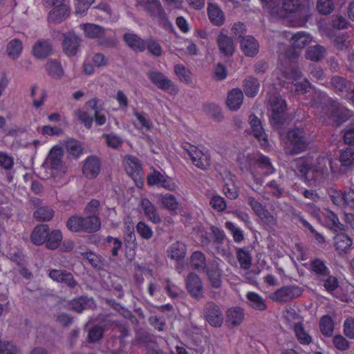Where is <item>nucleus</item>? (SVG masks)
<instances>
[{"label":"nucleus","mask_w":354,"mask_h":354,"mask_svg":"<svg viewBox=\"0 0 354 354\" xmlns=\"http://www.w3.org/2000/svg\"><path fill=\"white\" fill-rule=\"evenodd\" d=\"M297 176L308 185H315L316 182L324 178L328 171V165L335 171L332 162L324 157H318L315 162L310 158H299L295 160Z\"/></svg>","instance_id":"obj_1"},{"label":"nucleus","mask_w":354,"mask_h":354,"mask_svg":"<svg viewBox=\"0 0 354 354\" xmlns=\"http://www.w3.org/2000/svg\"><path fill=\"white\" fill-rule=\"evenodd\" d=\"M286 142L284 148L285 153L295 156L304 152L310 142L306 131L302 128H294L286 133Z\"/></svg>","instance_id":"obj_2"},{"label":"nucleus","mask_w":354,"mask_h":354,"mask_svg":"<svg viewBox=\"0 0 354 354\" xmlns=\"http://www.w3.org/2000/svg\"><path fill=\"white\" fill-rule=\"evenodd\" d=\"M142 6L147 15L156 19L165 29L172 28L160 0H143Z\"/></svg>","instance_id":"obj_3"},{"label":"nucleus","mask_w":354,"mask_h":354,"mask_svg":"<svg viewBox=\"0 0 354 354\" xmlns=\"http://www.w3.org/2000/svg\"><path fill=\"white\" fill-rule=\"evenodd\" d=\"M205 320L212 327L218 328L223 323L224 317L221 307L214 301L205 303L203 308Z\"/></svg>","instance_id":"obj_4"},{"label":"nucleus","mask_w":354,"mask_h":354,"mask_svg":"<svg viewBox=\"0 0 354 354\" xmlns=\"http://www.w3.org/2000/svg\"><path fill=\"white\" fill-rule=\"evenodd\" d=\"M329 196L333 203L342 209L349 208L354 209V190L346 189L344 192L331 189Z\"/></svg>","instance_id":"obj_5"},{"label":"nucleus","mask_w":354,"mask_h":354,"mask_svg":"<svg viewBox=\"0 0 354 354\" xmlns=\"http://www.w3.org/2000/svg\"><path fill=\"white\" fill-rule=\"evenodd\" d=\"M149 80L159 89L167 91L171 95H176L179 90L175 84L162 73L150 71L147 73Z\"/></svg>","instance_id":"obj_6"},{"label":"nucleus","mask_w":354,"mask_h":354,"mask_svg":"<svg viewBox=\"0 0 354 354\" xmlns=\"http://www.w3.org/2000/svg\"><path fill=\"white\" fill-rule=\"evenodd\" d=\"M303 289L296 286H286L277 290L270 295L274 301L286 302L301 295Z\"/></svg>","instance_id":"obj_7"},{"label":"nucleus","mask_w":354,"mask_h":354,"mask_svg":"<svg viewBox=\"0 0 354 354\" xmlns=\"http://www.w3.org/2000/svg\"><path fill=\"white\" fill-rule=\"evenodd\" d=\"M185 285L192 297L197 300L204 297L203 281L198 274L193 272L189 273L185 279Z\"/></svg>","instance_id":"obj_8"},{"label":"nucleus","mask_w":354,"mask_h":354,"mask_svg":"<svg viewBox=\"0 0 354 354\" xmlns=\"http://www.w3.org/2000/svg\"><path fill=\"white\" fill-rule=\"evenodd\" d=\"M82 41V39L74 32L64 33L62 43L63 52L68 57L75 56L77 53Z\"/></svg>","instance_id":"obj_9"},{"label":"nucleus","mask_w":354,"mask_h":354,"mask_svg":"<svg viewBox=\"0 0 354 354\" xmlns=\"http://www.w3.org/2000/svg\"><path fill=\"white\" fill-rule=\"evenodd\" d=\"M48 276L53 281L64 284L70 289H74L78 286L73 274L66 270L51 269L49 270Z\"/></svg>","instance_id":"obj_10"},{"label":"nucleus","mask_w":354,"mask_h":354,"mask_svg":"<svg viewBox=\"0 0 354 354\" xmlns=\"http://www.w3.org/2000/svg\"><path fill=\"white\" fill-rule=\"evenodd\" d=\"M330 118L337 126H339L351 116V111L342 104L332 102L330 110Z\"/></svg>","instance_id":"obj_11"},{"label":"nucleus","mask_w":354,"mask_h":354,"mask_svg":"<svg viewBox=\"0 0 354 354\" xmlns=\"http://www.w3.org/2000/svg\"><path fill=\"white\" fill-rule=\"evenodd\" d=\"M232 37H229L223 30L218 34L216 38V43L219 52L226 57L233 55L235 50V45Z\"/></svg>","instance_id":"obj_12"},{"label":"nucleus","mask_w":354,"mask_h":354,"mask_svg":"<svg viewBox=\"0 0 354 354\" xmlns=\"http://www.w3.org/2000/svg\"><path fill=\"white\" fill-rule=\"evenodd\" d=\"M225 324L229 328L239 326L245 317L244 310L239 306L230 308L226 311Z\"/></svg>","instance_id":"obj_13"},{"label":"nucleus","mask_w":354,"mask_h":354,"mask_svg":"<svg viewBox=\"0 0 354 354\" xmlns=\"http://www.w3.org/2000/svg\"><path fill=\"white\" fill-rule=\"evenodd\" d=\"M93 304L94 301L92 298L87 296H80L68 302V309L80 314L84 310L91 308Z\"/></svg>","instance_id":"obj_14"},{"label":"nucleus","mask_w":354,"mask_h":354,"mask_svg":"<svg viewBox=\"0 0 354 354\" xmlns=\"http://www.w3.org/2000/svg\"><path fill=\"white\" fill-rule=\"evenodd\" d=\"M136 339L138 342L146 344L149 354H164L162 350L158 349V346L155 342V337L147 331H140L136 334Z\"/></svg>","instance_id":"obj_15"},{"label":"nucleus","mask_w":354,"mask_h":354,"mask_svg":"<svg viewBox=\"0 0 354 354\" xmlns=\"http://www.w3.org/2000/svg\"><path fill=\"white\" fill-rule=\"evenodd\" d=\"M207 277L210 286L214 288H219L222 285L221 271L218 268V264L216 261L208 265V267L204 271Z\"/></svg>","instance_id":"obj_16"},{"label":"nucleus","mask_w":354,"mask_h":354,"mask_svg":"<svg viewBox=\"0 0 354 354\" xmlns=\"http://www.w3.org/2000/svg\"><path fill=\"white\" fill-rule=\"evenodd\" d=\"M339 162V171L342 174H346L351 171L354 167V149L352 148H346L341 151Z\"/></svg>","instance_id":"obj_17"},{"label":"nucleus","mask_w":354,"mask_h":354,"mask_svg":"<svg viewBox=\"0 0 354 354\" xmlns=\"http://www.w3.org/2000/svg\"><path fill=\"white\" fill-rule=\"evenodd\" d=\"M100 161L95 156H90L86 158L83 167L82 172L87 178H95L100 171Z\"/></svg>","instance_id":"obj_18"},{"label":"nucleus","mask_w":354,"mask_h":354,"mask_svg":"<svg viewBox=\"0 0 354 354\" xmlns=\"http://www.w3.org/2000/svg\"><path fill=\"white\" fill-rule=\"evenodd\" d=\"M64 151L59 145L54 146L48 153L46 158V163L50 164V167L54 169H59L62 166V158Z\"/></svg>","instance_id":"obj_19"},{"label":"nucleus","mask_w":354,"mask_h":354,"mask_svg":"<svg viewBox=\"0 0 354 354\" xmlns=\"http://www.w3.org/2000/svg\"><path fill=\"white\" fill-rule=\"evenodd\" d=\"M352 244V239L345 233L337 234L334 236L335 248L339 254L349 252Z\"/></svg>","instance_id":"obj_20"},{"label":"nucleus","mask_w":354,"mask_h":354,"mask_svg":"<svg viewBox=\"0 0 354 354\" xmlns=\"http://www.w3.org/2000/svg\"><path fill=\"white\" fill-rule=\"evenodd\" d=\"M207 15L209 21L216 26H221L225 21V15L220 7L214 3H207Z\"/></svg>","instance_id":"obj_21"},{"label":"nucleus","mask_w":354,"mask_h":354,"mask_svg":"<svg viewBox=\"0 0 354 354\" xmlns=\"http://www.w3.org/2000/svg\"><path fill=\"white\" fill-rule=\"evenodd\" d=\"M69 15L70 8L66 4H64L53 8L48 13V19L49 22L59 24L65 20Z\"/></svg>","instance_id":"obj_22"},{"label":"nucleus","mask_w":354,"mask_h":354,"mask_svg":"<svg viewBox=\"0 0 354 354\" xmlns=\"http://www.w3.org/2000/svg\"><path fill=\"white\" fill-rule=\"evenodd\" d=\"M123 40L126 44L133 50L136 52H143L145 50L146 39H142L138 35L127 32L124 34Z\"/></svg>","instance_id":"obj_23"},{"label":"nucleus","mask_w":354,"mask_h":354,"mask_svg":"<svg viewBox=\"0 0 354 354\" xmlns=\"http://www.w3.org/2000/svg\"><path fill=\"white\" fill-rule=\"evenodd\" d=\"M49 227L46 224H41L35 227L30 235V240L36 245L44 244L47 239Z\"/></svg>","instance_id":"obj_24"},{"label":"nucleus","mask_w":354,"mask_h":354,"mask_svg":"<svg viewBox=\"0 0 354 354\" xmlns=\"http://www.w3.org/2000/svg\"><path fill=\"white\" fill-rule=\"evenodd\" d=\"M249 122L252 129L254 136L259 141H262V145H266L268 144V139L262 127L260 120L254 114H252L249 117Z\"/></svg>","instance_id":"obj_25"},{"label":"nucleus","mask_w":354,"mask_h":354,"mask_svg":"<svg viewBox=\"0 0 354 354\" xmlns=\"http://www.w3.org/2000/svg\"><path fill=\"white\" fill-rule=\"evenodd\" d=\"M241 48L246 56L253 57L259 51V44L254 37L248 35L241 39Z\"/></svg>","instance_id":"obj_26"},{"label":"nucleus","mask_w":354,"mask_h":354,"mask_svg":"<svg viewBox=\"0 0 354 354\" xmlns=\"http://www.w3.org/2000/svg\"><path fill=\"white\" fill-rule=\"evenodd\" d=\"M187 252V248L185 243L180 241L173 243L167 249V257L175 261L183 260Z\"/></svg>","instance_id":"obj_27"},{"label":"nucleus","mask_w":354,"mask_h":354,"mask_svg":"<svg viewBox=\"0 0 354 354\" xmlns=\"http://www.w3.org/2000/svg\"><path fill=\"white\" fill-rule=\"evenodd\" d=\"M85 36L89 39H100L105 35V28L95 24H83L80 25Z\"/></svg>","instance_id":"obj_28"},{"label":"nucleus","mask_w":354,"mask_h":354,"mask_svg":"<svg viewBox=\"0 0 354 354\" xmlns=\"http://www.w3.org/2000/svg\"><path fill=\"white\" fill-rule=\"evenodd\" d=\"M243 91L241 89L236 88L229 92L226 103L230 110L236 111L240 108L243 104Z\"/></svg>","instance_id":"obj_29"},{"label":"nucleus","mask_w":354,"mask_h":354,"mask_svg":"<svg viewBox=\"0 0 354 354\" xmlns=\"http://www.w3.org/2000/svg\"><path fill=\"white\" fill-rule=\"evenodd\" d=\"M141 207L143 209L145 216L152 223L158 224L161 222L160 216H159L156 208L148 198H145L142 200Z\"/></svg>","instance_id":"obj_30"},{"label":"nucleus","mask_w":354,"mask_h":354,"mask_svg":"<svg viewBox=\"0 0 354 354\" xmlns=\"http://www.w3.org/2000/svg\"><path fill=\"white\" fill-rule=\"evenodd\" d=\"M260 88L259 80L253 76H247L243 82V88L245 95L248 97H255Z\"/></svg>","instance_id":"obj_31"},{"label":"nucleus","mask_w":354,"mask_h":354,"mask_svg":"<svg viewBox=\"0 0 354 354\" xmlns=\"http://www.w3.org/2000/svg\"><path fill=\"white\" fill-rule=\"evenodd\" d=\"M52 50V46L47 40L38 41L32 48L33 55L38 59L48 57L50 55Z\"/></svg>","instance_id":"obj_32"},{"label":"nucleus","mask_w":354,"mask_h":354,"mask_svg":"<svg viewBox=\"0 0 354 354\" xmlns=\"http://www.w3.org/2000/svg\"><path fill=\"white\" fill-rule=\"evenodd\" d=\"M83 232L87 233H93L100 229L101 221L96 215H88L82 217Z\"/></svg>","instance_id":"obj_33"},{"label":"nucleus","mask_w":354,"mask_h":354,"mask_svg":"<svg viewBox=\"0 0 354 354\" xmlns=\"http://www.w3.org/2000/svg\"><path fill=\"white\" fill-rule=\"evenodd\" d=\"M190 265L194 270L204 272L208 267L205 254L201 251L194 252L190 257Z\"/></svg>","instance_id":"obj_34"},{"label":"nucleus","mask_w":354,"mask_h":354,"mask_svg":"<svg viewBox=\"0 0 354 354\" xmlns=\"http://www.w3.org/2000/svg\"><path fill=\"white\" fill-rule=\"evenodd\" d=\"M46 68L48 75L53 79L59 80L64 75V69L60 62L56 59L48 60Z\"/></svg>","instance_id":"obj_35"},{"label":"nucleus","mask_w":354,"mask_h":354,"mask_svg":"<svg viewBox=\"0 0 354 354\" xmlns=\"http://www.w3.org/2000/svg\"><path fill=\"white\" fill-rule=\"evenodd\" d=\"M55 212L50 206H41L33 213V217L39 222H47L54 216Z\"/></svg>","instance_id":"obj_36"},{"label":"nucleus","mask_w":354,"mask_h":354,"mask_svg":"<svg viewBox=\"0 0 354 354\" xmlns=\"http://www.w3.org/2000/svg\"><path fill=\"white\" fill-rule=\"evenodd\" d=\"M312 37L309 34L304 32H298L291 37L292 45L297 49L304 48L311 41Z\"/></svg>","instance_id":"obj_37"},{"label":"nucleus","mask_w":354,"mask_h":354,"mask_svg":"<svg viewBox=\"0 0 354 354\" xmlns=\"http://www.w3.org/2000/svg\"><path fill=\"white\" fill-rule=\"evenodd\" d=\"M158 202L161 205L170 211H176L178 208V203L174 195L171 194H160Z\"/></svg>","instance_id":"obj_38"},{"label":"nucleus","mask_w":354,"mask_h":354,"mask_svg":"<svg viewBox=\"0 0 354 354\" xmlns=\"http://www.w3.org/2000/svg\"><path fill=\"white\" fill-rule=\"evenodd\" d=\"M330 84L333 89L338 93H348L351 87V83L345 78L339 76L332 77Z\"/></svg>","instance_id":"obj_39"},{"label":"nucleus","mask_w":354,"mask_h":354,"mask_svg":"<svg viewBox=\"0 0 354 354\" xmlns=\"http://www.w3.org/2000/svg\"><path fill=\"white\" fill-rule=\"evenodd\" d=\"M326 54V49L320 45L309 47L306 51V57L308 59L318 62L323 59Z\"/></svg>","instance_id":"obj_40"},{"label":"nucleus","mask_w":354,"mask_h":354,"mask_svg":"<svg viewBox=\"0 0 354 354\" xmlns=\"http://www.w3.org/2000/svg\"><path fill=\"white\" fill-rule=\"evenodd\" d=\"M62 240V234L59 230H54L50 233L48 232L47 239L46 240V246L48 249H57Z\"/></svg>","instance_id":"obj_41"},{"label":"nucleus","mask_w":354,"mask_h":354,"mask_svg":"<svg viewBox=\"0 0 354 354\" xmlns=\"http://www.w3.org/2000/svg\"><path fill=\"white\" fill-rule=\"evenodd\" d=\"M249 305L252 308L258 310H263L266 308L265 300L257 293L249 292L247 294Z\"/></svg>","instance_id":"obj_42"},{"label":"nucleus","mask_w":354,"mask_h":354,"mask_svg":"<svg viewBox=\"0 0 354 354\" xmlns=\"http://www.w3.org/2000/svg\"><path fill=\"white\" fill-rule=\"evenodd\" d=\"M22 50V42L19 39H12L7 45L8 55L13 59H17Z\"/></svg>","instance_id":"obj_43"},{"label":"nucleus","mask_w":354,"mask_h":354,"mask_svg":"<svg viewBox=\"0 0 354 354\" xmlns=\"http://www.w3.org/2000/svg\"><path fill=\"white\" fill-rule=\"evenodd\" d=\"M236 258L242 269L248 270L252 264V257L245 248H239L236 251Z\"/></svg>","instance_id":"obj_44"},{"label":"nucleus","mask_w":354,"mask_h":354,"mask_svg":"<svg viewBox=\"0 0 354 354\" xmlns=\"http://www.w3.org/2000/svg\"><path fill=\"white\" fill-rule=\"evenodd\" d=\"M319 328L324 336L328 337L333 335L334 324L332 318L329 315H324L321 318Z\"/></svg>","instance_id":"obj_45"},{"label":"nucleus","mask_w":354,"mask_h":354,"mask_svg":"<svg viewBox=\"0 0 354 354\" xmlns=\"http://www.w3.org/2000/svg\"><path fill=\"white\" fill-rule=\"evenodd\" d=\"M104 334V329L102 326L96 324L88 330L87 335V342L91 344L98 342L103 338Z\"/></svg>","instance_id":"obj_46"},{"label":"nucleus","mask_w":354,"mask_h":354,"mask_svg":"<svg viewBox=\"0 0 354 354\" xmlns=\"http://www.w3.org/2000/svg\"><path fill=\"white\" fill-rule=\"evenodd\" d=\"M283 77L286 80L293 84L301 77V71L298 67L291 66L290 68H286L282 72Z\"/></svg>","instance_id":"obj_47"},{"label":"nucleus","mask_w":354,"mask_h":354,"mask_svg":"<svg viewBox=\"0 0 354 354\" xmlns=\"http://www.w3.org/2000/svg\"><path fill=\"white\" fill-rule=\"evenodd\" d=\"M312 271L319 277H326L330 272L326 266L324 262L319 259H316L310 263Z\"/></svg>","instance_id":"obj_48"},{"label":"nucleus","mask_w":354,"mask_h":354,"mask_svg":"<svg viewBox=\"0 0 354 354\" xmlns=\"http://www.w3.org/2000/svg\"><path fill=\"white\" fill-rule=\"evenodd\" d=\"M66 149L69 154L78 158L82 153L83 147L79 141L71 139L66 142Z\"/></svg>","instance_id":"obj_49"},{"label":"nucleus","mask_w":354,"mask_h":354,"mask_svg":"<svg viewBox=\"0 0 354 354\" xmlns=\"http://www.w3.org/2000/svg\"><path fill=\"white\" fill-rule=\"evenodd\" d=\"M257 216L266 224L270 229L274 230L277 225V219L266 208L261 212Z\"/></svg>","instance_id":"obj_50"},{"label":"nucleus","mask_w":354,"mask_h":354,"mask_svg":"<svg viewBox=\"0 0 354 354\" xmlns=\"http://www.w3.org/2000/svg\"><path fill=\"white\" fill-rule=\"evenodd\" d=\"M174 73L180 81L187 84L192 82L191 72L183 64H176L174 66Z\"/></svg>","instance_id":"obj_51"},{"label":"nucleus","mask_w":354,"mask_h":354,"mask_svg":"<svg viewBox=\"0 0 354 354\" xmlns=\"http://www.w3.org/2000/svg\"><path fill=\"white\" fill-rule=\"evenodd\" d=\"M295 333L299 342L305 345H308L312 342L311 337L304 330L302 324L298 323L295 325Z\"/></svg>","instance_id":"obj_52"},{"label":"nucleus","mask_w":354,"mask_h":354,"mask_svg":"<svg viewBox=\"0 0 354 354\" xmlns=\"http://www.w3.org/2000/svg\"><path fill=\"white\" fill-rule=\"evenodd\" d=\"M82 216H71L67 222L66 227L73 232H83Z\"/></svg>","instance_id":"obj_53"},{"label":"nucleus","mask_w":354,"mask_h":354,"mask_svg":"<svg viewBox=\"0 0 354 354\" xmlns=\"http://www.w3.org/2000/svg\"><path fill=\"white\" fill-rule=\"evenodd\" d=\"M102 138L105 139L106 145L114 149L120 148L123 143V140L113 133H104Z\"/></svg>","instance_id":"obj_54"},{"label":"nucleus","mask_w":354,"mask_h":354,"mask_svg":"<svg viewBox=\"0 0 354 354\" xmlns=\"http://www.w3.org/2000/svg\"><path fill=\"white\" fill-rule=\"evenodd\" d=\"M145 44V49H148L151 55L156 57H160L162 55V50L160 45L152 37L146 39Z\"/></svg>","instance_id":"obj_55"},{"label":"nucleus","mask_w":354,"mask_h":354,"mask_svg":"<svg viewBox=\"0 0 354 354\" xmlns=\"http://www.w3.org/2000/svg\"><path fill=\"white\" fill-rule=\"evenodd\" d=\"M257 163L259 167L264 170L265 175H270L274 171V168L272 165L270 160L268 157L261 155L257 160Z\"/></svg>","instance_id":"obj_56"},{"label":"nucleus","mask_w":354,"mask_h":354,"mask_svg":"<svg viewBox=\"0 0 354 354\" xmlns=\"http://www.w3.org/2000/svg\"><path fill=\"white\" fill-rule=\"evenodd\" d=\"M317 9L322 15H327L330 14L334 9L332 0H318Z\"/></svg>","instance_id":"obj_57"},{"label":"nucleus","mask_w":354,"mask_h":354,"mask_svg":"<svg viewBox=\"0 0 354 354\" xmlns=\"http://www.w3.org/2000/svg\"><path fill=\"white\" fill-rule=\"evenodd\" d=\"M75 115L78 120L84 124L87 129H91L93 122V116L90 115L87 111L78 109L75 111Z\"/></svg>","instance_id":"obj_58"},{"label":"nucleus","mask_w":354,"mask_h":354,"mask_svg":"<svg viewBox=\"0 0 354 354\" xmlns=\"http://www.w3.org/2000/svg\"><path fill=\"white\" fill-rule=\"evenodd\" d=\"M225 227L232 234L234 242L239 243L244 239L243 231L236 227L232 222L227 221L225 223Z\"/></svg>","instance_id":"obj_59"},{"label":"nucleus","mask_w":354,"mask_h":354,"mask_svg":"<svg viewBox=\"0 0 354 354\" xmlns=\"http://www.w3.org/2000/svg\"><path fill=\"white\" fill-rule=\"evenodd\" d=\"M136 231L142 238L147 240L150 239L153 234L151 227L142 221H140L137 224Z\"/></svg>","instance_id":"obj_60"},{"label":"nucleus","mask_w":354,"mask_h":354,"mask_svg":"<svg viewBox=\"0 0 354 354\" xmlns=\"http://www.w3.org/2000/svg\"><path fill=\"white\" fill-rule=\"evenodd\" d=\"M0 354H20L17 346L10 342L0 340Z\"/></svg>","instance_id":"obj_61"},{"label":"nucleus","mask_w":354,"mask_h":354,"mask_svg":"<svg viewBox=\"0 0 354 354\" xmlns=\"http://www.w3.org/2000/svg\"><path fill=\"white\" fill-rule=\"evenodd\" d=\"M301 6L300 0H284L283 8L287 12H296Z\"/></svg>","instance_id":"obj_62"},{"label":"nucleus","mask_w":354,"mask_h":354,"mask_svg":"<svg viewBox=\"0 0 354 354\" xmlns=\"http://www.w3.org/2000/svg\"><path fill=\"white\" fill-rule=\"evenodd\" d=\"M343 138L347 145H354V122L351 123L345 128Z\"/></svg>","instance_id":"obj_63"},{"label":"nucleus","mask_w":354,"mask_h":354,"mask_svg":"<svg viewBox=\"0 0 354 354\" xmlns=\"http://www.w3.org/2000/svg\"><path fill=\"white\" fill-rule=\"evenodd\" d=\"M344 331L346 337L354 339V318L348 317L344 323Z\"/></svg>","instance_id":"obj_64"}]
</instances>
